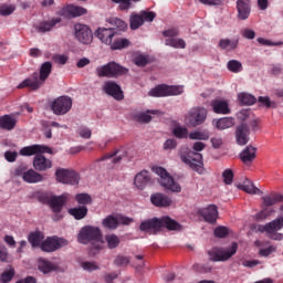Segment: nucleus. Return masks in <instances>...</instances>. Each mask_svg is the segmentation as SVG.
Returning a JSON list of instances; mask_svg holds the SVG:
<instances>
[{
  "instance_id": "f257e3e1",
  "label": "nucleus",
  "mask_w": 283,
  "mask_h": 283,
  "mask_svg": "<svg viewBox=\"0 0 283 283\" xmlns=\"http://www.w3.org/2000/svg\"><path fill=\"white\" fill-rule=\"evenodd\" d=\"M43 154H54L52 148L42 145H31L20 150V156H34L33 168L35 171H48L52 169V160L43 156Z\"/></svg>"
},
{
  "instance_id": "f03ea898",
  "label": "nucleus",
  "mask_w": 283,
  "mask_h": 283,
  "mask_svg": "<svg viewBox=\"0 0 283 283\" xmlns=\"http://www.w3.org/2000/svg\"><path fill=\"white\" fill-rule=\"evenodd\" d=\"M139 229L140 231H161V229H167L168 231H182V226L169 216H165L143 221Z\"/></svg>"
},
{
  "instance_id": "7ed1b4c3",
  "label": "nucleus",
  "mask_w": 283,
  "mask_h": 283,
  "mask_svg": "<svg viewBox=\"0 0 283 283\" xmlns=\"http://www.w3.org/2000/svg\"><path fill=\"white\" fill-rule=\"evenodd\" d=\"M103 233L97 227L86 226L82 228L77 234V241L81 244H87L88 242H95L91 248V254L96 255L98 251L103 249Z\"/></svg>"
},
{
  "instance_id": "20e7f679",
  "label": "nucleus",
  "mask_w": 283,
  "mask_h": 283,
  "mask_svg": "<svg viewBox=\"0 0 283 283\" xmlns=\"http://www.w3.org/2000/svg\"><path fill=\"white\" fill-rule=\"evenodd\" d=\"M129 70L119 65L116 62H109L103 66L96 69V74L99 78H116V76H123L127 74Z\"/></svg>"
},
{
  "instance_id": "39448f33",
  "label": "nucleus",
  "mask_w": 283,
  "mask_h": 283,
  "mask_svg": "<svg viewBox=\"0 0 283 283\" xmlns=\"http://www.w3.org/2000/svg\"><path fill=\"white\" fill-rule=\"evenodd\" d=\"M14 176L22 178L24 182L29 185H36L38 182H43L45 178L40 172L34 169H28V165L21 164L14 169Z\"/></svg>"
},
{
  "instance_id": "423d86ee",
  "label": "nucleus",
  "mask_w": 283,
  "mask_h": 283,
  "mask_svg": "<svg viewBox=\"0 0 283 283\" xmlns=\"http://www.w3.org/2000/svg\"><path fill=\"white\" fill-rule=\"evenodd\" d=\"M154 171L160 177L159 185H161V187H165V189H168L175 193H180V191H182V188L178 185V182H176V180H174L169 172H167V169L156 167L154 168Z\"/></svg>"
},
{
  "instance_id": "0eeeda50",
  "label": "nucleus",
  "mask_w": 283,
  "mask_h": 283,
  "mask_svg": "<svg viewBox=\"0 0 283 283\" xmlns=\"http://www.w3.org/2000/svg\"><path fill=\"white\" fill-rule=\"evenodd\" d=\"M238 253V243L233 242L229 248H219L209 251V258L211 262H227V260H231L233 254Z\"/></svg>"
},
{
  "instance_id": "6e6552de",
  "label": "nucleus",
  "mask_w": 283,
  "mask_h": 283,
  "mask_svg": "<svg viewBox=\"0 0 283 283\" xmlns=\"http://www.w3.org/2000/svg\"><path fill=\"white\" fill-rule=\"evenodd\" d=\"M184 90L182 86H169L166 84H160L153 90L149 91V96L154 97H165V96H180L182 94Z\"/></svg>"
},
{
  "instance_id": "1a4fd4ad",
  "label": "nucleus",
  "mask_w": 283,
  "mask_h": 283,
  "mask_svg": "<svg viewBox=\"0 0 283 283\" xmlns=\"http://www.w3.org/2000/svg\"><path fill=\"white\" fill-rule=\"evenodd\" d=\"M51 109L55 116H65L72 109V97L63 95L55 98L51 104Z\"/></svg>"
},
{
  "instance_id": "9d476101",
  "label": "nucleus",
  "mask_w": 283,
  "mask_h": 283,
  "mask_svg": "<svg viewBox=\"0 0 283 283\" xmlns=\"http://www.w3.org/2000/svg\"><path fill=\"white\" fill-rule=\"evenodd\" d=\"M74 32L76 41L83 45H90L92 41H94V33L92 32V29L87 27V24L76 23L74 25Z\"/></svg>"
},
{
  "instance_id": "9b49d317",
  "label": "nucleus",
  "mask_w": 283,
  "mask_h": 283,
  "mask_svg": "<svg viewBox=\"0 0 283 283\" xmlns=\"http://www.w3.org/2000/svg\"><path fill=\"white\" fill-rule=\"evenodd\" d=\"M186 120L190 127H198L207 120V108L193 107L189 111Z\"/></svg>"
},
{
  "instance_id": "f8f14e48",
  "label": "nucleus",
  "mask_w": 283,
  "mask_h": 283,
  "mask_svg": "<svg viewBox=\"0 0 283 283\" xmlns=\"http://www.w3.org/2000/svg\"><path fill=\"white\" fill-rule=\"evenodd\" d=\"M55 177L57 182H62V185L76 186L81 180V176H78V172L63 168H59L55 171Z\"/></svg>"
},
{
  "instance_id": "ddd939ff",
  "label": "nucleus",
  "mask_w": 283,
  "mask_h": 283,
  "mask_svg": "<svg viewBox=\"0 0 283 283\" xmlns=\"http://www.w3.org/2000/svg\"><path fill=\"white\" fill-rule=\"evenodd\" d=\"M57 14L64 17V19H76V17L87 14V9L74 4H66L57 12Z\"/></svg>"
},
{
  "instance_id": "4468645a",
  "label": "nucleus",
  "mask_w": 283,
  "mask_h": 283,
  "mask_svg": "<svg viewBox=\"0 0 283 283\" xmlns=\"http://www.w3.org/2000/svg\"><path fill=\"white\" fill-rule=\"evenodd\" d=\"M198 216H201L205 222L216 224V222H218V206L210 205L206 208H201L198 210Z\"/></svg>"
},
{
  "instance_id": "2eb2a0df",
  "label": "nucleus",
  "mask_w": 283,
  "mask_h": 283,
  "mask_svg": "<svg viewBox=\"0 0 283 283\" xmlns=\"http://www.w3.org/2000/svg\"><path fill=\"white\" fill-rule=\"evenodd\" d=\"M103 91L108 96L115 98V101H123L125 95L123 94V88L116 82L107 81L103 85Z\"/></svg>"
},
{
  "instance_id": "dca6fc26",
  "label": "nucleus",
  "mask_w": 283,
  "mask_h": 283,
  "mask_svg": "<svg viewBox=\"0 0 283 283\" xmlns=\"http://www.w3.org/2000/svg\"><path fill=\"white\" fill-rule=\"evenodd\" d=\"M116 34H118L116 29L111 28H98L95 32V36L105 43V45H112V41H114V36H116Z\"/></svg>"
},
{
  "instance_id": "f3484780",
  "label": "nucleus",
  "mask_w": 283,
  "mask_h": 283,
  "mask_svg": "<svg viewBox=\"0 0 283 283\" xmlns=\"http://www.w3.org/2000/svg\"><path fill=\"white\" fill-rule=\"evenodd\" d=\"M251 136V129L249 128V125L247 124H240L237 126L235 129V140L237 145H240L241 147L247 145L249 143Z\"/></svg>"
},
{
  "instance_id": "a211bd4d",
  "label": "nucleus",
  "mask_w": 283,
  "mask_h": 283,
  "mask_svg": "<svg viewBox=\"0 0 283 283\" xmlns=\"http://www.w3.org/2000/svg\"><path fill=\"white\" fill-rule=\"evenodd\" d=\"M181 160L186 165H189L191 169L198 170L202 167V154L200 153H189L187 156L181 155Z\"/></svg>"
},
{
  "instance_id": "6ab92c4d",
  "label": "nucleus",
  "mask_w": 283,
  "mask_h": 283,
  "mask_svg": "<svg viewBox=\"0 0 283 283\" xmlns=\"http://www.w3.org/2000/svg\"><path fill=\"white\" fill-rule=\"evenodd\" d=\"M24 87H28L30 92H36V90L41 87L39 73H33L30 77L25 78L18 85V90H24Z\"/></svg>"
},
{
  "instance_id": "aec40b11",
  "label": "nucleus",
  "mask_w": 283,
  "mask_h": 283,
  "mask_svg": "<svg viewBox=\"0 0 283 283\" xmlns=\"http://www.w3.org/2000/svg\"><path fill=\"white\" fill-rule=\"evenodd\" d=\"M280 229H283V217L275 219L264 226L260 224L256 228L259 233H269L270 235L275 233V231H280Z\"/></svg>"
},
{
  "instance_id": "412c9836",
  "label": "nucleus",
  "mask_w": 283,
  "mask_h": 283,
  "mask_svg": "<svg viewBox=\"0 0 283 283\" xmlns=\"http://www.w3.org/2000/svg\"><path fill=\"white\" fill-rule=\"evenodd\" d=\"M237 12L240 21H247L251 17V0H237Z\"/></svg>"
},
{
  "instance_id": "4be33fe9",
  "label": "nucleus",
  "mask_w": 283,
  "mask_h": 283,
  "mask_svg": "<svg viewBox=\"0 0 283 283\" xmlns=\"http://www.w3.org/2000/svg\"><path fill=\"white\" fill-rule=\"evenodd\" d=\"M134 185L137 189L142 190L151 185V175L147 170H142L135 176Z\"/></svg>"
},
{
  "instance_id": "5701e85b",
  "label": "nucleus",
  "mask_w": 283,
  "mask_h": 283,
  "mask_svg": "<svg viewBox=\"0 0 283 283\" xmlns=\"http://www.w3.org/2000/svg\"><path fill=\"white\" fill-rule=\"evenodd\" d=\"M150 202L154 205V207H170L171 198H169L167 195L156 192L150 196Z\"/></svg>"
},
{
  "instance_id": "b1692460",
  "label": "nucleus",
  "mask_w": 283,
  "mask_h": 283,
  "mask_svg": "<svg viewBox=\"0 0 283 283\" xmlns=\"http://www.w3.org/2000/svg\"><path fill=\"white\" fill-rule=\"evenodd\" d=\"M66 199L64 196H52L49 207L52 209L53 213H61L63 207H65Z\"/></svg>"
},
{
  "instance_id": "393cba45",
  "label": "nucleus",
  "mask_w": 283,
  "mask_h": 283,
  "mask_svg": "<svg viewBox=\"0 0 283 283\" xmlns=\"http://www.w3.org/2000/svg\"><path fill=\"white\" fill-rule=\"evenodd\" d=\"M258 149L253 146L245 147L240 154V158L244 165L251 164L252 160H255V154Z\"/></svg>"
},
{
  "instance_id": "a878e982",
  "label": "nucleus",
  "mask_w": 283,
  "mask_h": 283,
  "mask_svg": "<svg viewBox=\"0 0 283 283\" xmlns=\"http://www.w3.org/2000/svg\"><path fill=\"white\" fill-rule=\"evenodd\" d=\"M239 189H241V191H245V193H250L251 196H262V190L255 187L253 181L249 179H245L243 184L239 185Z\"/></svg>"
},
{
  "instance_id": "bb28decb",
  "label": "nucleus",
  "mask_w": 283,
  "mask_h": 283,
  "mask_svg": "<svg viewBox=\"0 0 283 283\" xmlns=\"http://www.w3.org/2000/svg\"><path fill=\"white\" fill-rule=\"evenodd\" d=\"M211 107L214 114H231V109L229 108V103L222 99H214L211 102Z\"/></svg>"
},
{
  "instance_id": "cd10ccee",
  "label": "nucleus",
  "mask_w": 283,
  "mask_h": 283,
  "mask_svg": "<svg viewBox=\"0 0 283 283\" xmlns=\"http://www.w3.org/2000/svg\"><path fill=\"white\" fill-rule=\"evenodd\" d=\"M57 249H61V243H59V240L49 238L41 243V250L45 253H53V251H56Z\"/></svg>"
},
{
  "instance_id": "c85d7f7f",
  "label": "nucleus",
  "mask_w": 283,
  "mask_h": 283,
  "mask_svg": "<svg viewBox=\"0 0 283 283\" xmlns=\"http://www.w3.org/2000/svg\"><path fill=\"white\" fill-rule=\"evenodd\" d=\"M213 125H216L217 129H220V130L229 129L235 125V119H233V117H223L220 119H213Z\"/></svg>"
},
{
  "instance_id": "c756f323",
  "label": "nucleus",
  "mask_w": 283,
  "mask_h": 283,
  "mask_svg": "<svg viewBox=\"0 0 283 283\" xmlns=\"http://www.w3.org/2000/svg\"><path fill=\"white\" fill-rule=\"evenodd\" d=\"M17 127V119L10 115H4L0 117V128L7 132H12Z\"/></svg>"
},
{
  "instance_id": "7c9ffc66",
  "label": "nucleus",
  "mask_w": 283,
  "mask_h": 283,
  "mask_svg": "<svg viewBox=\"0 0 283 283\" xmlns=\"http://www.w3.org/2000/svg\"><path fill=\"white\" fill-rule=\"evenodd\" d=\"M239 40H230V39H221L219 41L218 48L220 50H227L228 52H233V50L238 49Z\"/></svg>"
},
{
  "instance_id": "2f4dec72",
  "label": "nucleus",
  "mask_w": 283,
  "mask_h": 283,
  "mask_svg": "<svg viewBox=\"0 0 283 283\" xmlns=\"http://www.w3.org/2000/svg\"><path fill=\"white\" fill-rule=\"evenodd\" d=\"M150 114H160V111H156V109H148L146 112L143 113H138L135 115V120H137V123H151V115Z\"/></svg>"
},
{
  "instance_id": "473e14b6",
  "label": "nucleus",
  "mask_w": 283,
  "mask_h": 283,
  "mask_svg": "<svg viewBox=\"0 0 283 283\" xmlns=\"http://www.w3.org/2000/svg\"><path fill=\"white\" fill-rule=\"evenodd\" d=\"M262 200L265 207H273V205H277V202H283V196L280 193H271L262 197Z\"/></svg>"
},
{
  "instance_id": "72a5a7b5",
  "label": "nucleus",
  "mask_w": 283,
  "mask_h": 283,
  "mask_svg": "<svg viewBox=\"0 0 283 283\" xmlns=\"http://www.w3.org/2000/svg\"><path fill=\"white\" fill-rule=\"evenodd\" d=\"M87 207L82 206L77 208H71L69 210L70 216H73L75 220H83L87 216Z\"/></svg>"
},
{
  "instance_id": "f704fd0d",
  "label": "nucleus",
  "mask_w": 283,
  "mask_h": 283,
  "mask_svg": "<svg viewBox=\"0 0 283 283\" xmlns=\"http://www.w3.org/2000/svg\"><path fill=\"white\" fill-rule=\"evenodd\" d=\"M56 23H61V18H53L51 21H43L39 24V32H50L56 25Z\"/></svg>"
},
{
  "instance_id": "c9c22d12",
  "label": "nucleus",
  "mask_w": 283,
  "mask_h": 283,
  "mask_svg": "<svg viewBox=\"0 0 283 283\" xmlns=\"http://www.w3.org/2000/svg\"><path fill=\"white\" fill-rule=\"evenodd\" d=\"M38 269L42 273H52V271H54V263L50 262L45 259H39L38 260Z\"/></svg>"
},
{
  "instance_id": "e433bc0d",
  "label": "nucleus",
  "mask_w": 283,
  "mask_h": 283,
  "mask_svg": "<svg viewBox=\"0 0 283 283\" xmlns=\"http://www.w3.org/2000/svg\"><path fill=\"white\" fill-rule=\"evenodd\" d=\"M50 74H52V62H44L40 67V81H48Z\"/></svg>"
},
{
  "instance_id": "4c0bfd02",
  "label": "nucleus",
  "mask_w": 283,
  "mask_h": 283,
  "mask_svg": "<svg viewBox=\"0 0 283 283\" xmlns=\"http://www.w3.org/2000/svg\"><path fill=\"white\" fill-rule=\"evenodd\" d=\"M130 30H138L145 22L140 13H132L129 17Z\"/></svg>"
},
{
  "instance_id": "58836bf2",
  "label": "nucleus",
  "mask_w": 283,
  "mask_h": 283,
  "mask_svg": "<svg viewBox=\"0 0 283 283\" xmlns=\"http://www.w3.org/2000/svg\"><path fill=\"white\" fill-rule=\"evenodd\" d=\"M109 23L114 27L113 30H115V32H125L127 30V23L122 19L111 18Z\"/></svg>"
},
{
  "instance_id": "ea45409f",
  "label": "nucleus",
  "mask_w": 283,
  "mask_h": 283,
  "mask_svg": "<svg viewBox=\"0 0 283 283\" xmlns=\"http://www.w3.org/2000/svg\"><path fill=\"white\" fill-rule=\"evenodd\" d=\"M238 98L241 105H255L258 102V98L249 93H240Z\"/></svg>"
},
{
  "instance_id": "a19ab883",
  "label": "nucleus",
  "mask_w": 283,
  "mask_h": 283,
  "mask_svg": "<svg viewBox=\"0 0 283 283\" xmlns=\"http://www.w3.org/2000/svg\"><path fill=\"white\" fill-rule=\"evenodd\" d=\"M102 224L105 229L114 231V229H118V218L111 214L102 221Z\"/></svg>"
},
{
  "instance_id": "79ce46f5",
  "label": "nucleus",
  "mask_w": 283,
  "mask_h": 283,
  "mask_svg": "<svg viewBox=\"0 0 283 283\" xmlns=\"http://www.w3.org/2000/svg\"><path fill=\"white\" fill-rule=\"evenodd\" d=\"M109 45L111 50H125V48H129V41L125 38H119L114 40Z\"/></svg>"
},
{
  "instance_id": "37998d69",
  "label": "nucleus",
  "mask_w": 283,
  "mask_h": 283,
  "mask_svg": "<svg viewBox=\"0 0 283 283\" xmlns=\"http://www.w3.org/2000/svg\"><path fill=\"white\" fill-rule=\"evenodd\" d=\"M227 67H228L229 72H232L233 74H240V72H242V70H243L242 62H240L238 60L228 61Z\"/></svg>"
},
{
  "instance_id": "c03bdc74",
  "label": "nucleus",
  "mask_w": 283,
  "mask_h": 283,
  "mask_svg": "<svg viewBox=\"0 0 283 283\" xmlns=\"http://www.w3.org/2000/svg\"><path fill=\"white\" fill-rule=\"evenodd\" d=\"M28 240H29L31 247L36 248V247L41 245V241L43 240V235L39 231L31 232L29 234V239Z\"/></svg>"
},
{
  "instance_id": "a18cd8bd",
  "label": "nucleus",
  "mask_w": 283,
  "mask_h": 283,
  "mask_svg": "<svg viewBox=\"0 0 283 283\" xmlns=\"http://www.w3.org/2000/svg\"><path fill=\"white\" fill-rule=\"evenodd\" d=\"M166 45H169L170 48L181 49V50H185V48H187V43L185 42V40L174 39V38L167 39Z\"/></svg>"
},
{
  "instance_id": "49530a36",
  "label": "nucleus",
  "mask_w": 283,
  "mask_h": 283,
  "mask_svg": "<svg viewBox=\"0 0 283 283\" xmlns=\"http://www.w3.org/2000/svg\"><path fill=\"white\" fill-rule=\"evenodd\" d=\"M108 249H116L120 244V238L116 234H107L105 237Z\"/></svg>"
},
{
  "instance_id": "de8ad7c7",
  "label": "nucleus",
  "mask_w": 283,
  "mask_h": 283,
  "mask_svg": "<svg viewBox=\"0 0 283 283\" xmlns=\"http://www.w3.org/2000/svg\"><path fill=\"white\" fill-rule=\"evenodd\" d=\"M132 1L133 3H138V1L140 0H112L113 3H118L119 10H122L123 12L130 10Z\"/></svg>"
},
{
  "instance_id": "09e8293b",
  "label": "nucleus",
  "mask_w": 283,
  "mask_h": 283,
  "mask_svg": "<svg viewBox=\"0 0 283 283\" xmlns=\"http://www.w3.org/2000/svg\"><path fill=\"white\" fill-rule=\"evenodd\" d=\"M190 140H209V133L208 132H191L189 135Z\"/></svg>"
},
{
  "instance_id": "8fccbe9b",
  "label": "nucleus",
  "mask_w": 283,
  "mask_h": 283,
  "mask_svg": "<svg viewBox=\"0 0 283 283\" xmlns=\"http://www.w3.org/2000/svg\"><path fill=\"white\" fill-rule=\"evenodd\" d=\"M14 10H17L14 4L3 3L0 6V17H10V14H13Z\"/></svg>"
},
{
  "instance_id": "3c124183",
  "label": "nucleus",
  "mask_w": 283,
  "mask_h": 283,
  "mask_svg": "<svg viewBox=\"0 0 283 283\" xmlns=\"http://www.w3.org/2000/svg\"><path fill=\"white\" fill-rule=\"evenodd\" d=\"M172 134L176 138H188L189 137V129L187 127L177 126L174 128Z\"/></svg>"
},
{
  "instance_id": "603ef678",
  "label": "nucleus",
  "mask_w": 283,
  "mask_h": 283,
  "mask_svg": "<svg viewBox=\"0 0 283 283\" xmlns=\"http://www.w3.org/2000/svg\"><path fill=\"white\" fill-rule=\"evenodd\" d=\"M14 275H15L14 269L11 268V269L4 271L0 275V282H2V283L12 282V280L14 279Z\"/></svg>"
},
{
  "instance_id": "864d4df0",
  "label": "nucleus",
  "mask_w": 283,
  "mask_h": 283,
  "mask_svg": "<svg viewBox=\"0 0 283 283\" xmlns=\"http://www.w3.org/2000/svg\"><path fill=\"white\" fill-rule=\"evenodd\" d=\"M75 200L78 205H92V196L88 193H77Z\"/></svg>"
},
{
  "instance_id": "5fc2aeb1",
  "label": "nucleus",
  "mask_w": 283,
  "mask_h": 283,
  "mask_svg": "<svg viewBox=\"0 0 283 283\" xmlns=\"http://www.w3.org/2000/svg\"><path fill=\"white\" fill-rule=\"evenodd\" d=\"M140 17L143 19V22L145 23H151L154 19H156V12L154 11H140Z\"/></svg>"
},
{
  "instance_id": "6e6d98bb",
  "label": "nucleus",
  "mask_w": 283,
  "mask_h": 283,
  "mask_svg": "<svg viewBox=\"0 0 283 283\" xmlns=\"http://www.w3.org/2000/svg\"><path fill=\"white\" fill-rule=\"evenodd\" d=\"M216 238H226L229 235V228L224 226H219L214 229Z\"/></svg>"
},
{
  "instance_id": "4d7b16f0",
  "label": "nucleus",
  "mask_w": 283,
  "mask_h": 283,
  "mask_svg": "<svg viewBox=\"0 0 283 283\" xmlns=\"http://www.w3.org/2000/svg\"><path fill=\"white\" fill-rule=\"evenodd\" d=\"M82 269L92 273V271H98V269L101 268L98 266V264H96V262L86 261L82 263Z\"/></svg>"
},
{
  "instance_id": "13d9d810",
  "label": "nucleus",
  "mask_w": 283,
  "mask_h": 283,
  "mask_svg": "<svg viewBox=\"0 0 283 283\" xmlns=\"http://www.w3.org/2000/svg\"><path fill=\"white\" fill-rule=\"evenodd\" d=\"M224 185H232L233 182V170L226 169L222 174Z\"/></svg>"
},
{
  "instance_id": "bf43d9fd",
  "label": "nucleus",
  "mask_w": 283,
  "mask_h": 283,
  "mask_svg": "<svg viewBox=\"0 0 283 283\" xmlns=\"http://www.w3.org/2000/svg\"><path fill=\"white\" fill-rule=\"evenodd\" d=\"M114 264L116 266H127L129 264V256L117 255Z\"/></svg>"
},
{
  "instance_id": "052dcab7",
  "label": "nucleus",
  "mask_w": 283,
  "mask_h": 283,
  "mask_svg": "<svg viewBox=\"0 0 283 283\" xmlns=\"http://www.w3.org/2000/svg\"><path fill=\"white\" fill-rule=\"evenodd\" d=\"M258 102L268 108L275 107V102H271V97L269 96H260Z\"/></svg>"
},
{
  "instance_id": "680f3d73",
  "label": "nucleus",
  "mask_w": 283,
  "mask_h": 283,
  "mask_svg": "<svg viewBox=\"0 0 283 283\" xmlns=\"http://www.w3.org/2000/svg\"><path fill=\"white\" fill-rule=\"evenodd\" d=\"M271 213H273V209L264 208L262 211L256 213V220H266V218H269V216H271Z\"/></svg>"
},
{
  "instance_id": "e2e57ef3",
  "label": "nucleus",
  "mask_w": 283,
  "mask_h": 283,
  "mask_svg": "<svg viewBox=\"0 0 283 283\" xmlns=\"http://www.w3.org/2000/svg\"><path fill=\"white\" fill-rule=\"evenodd\" d=\"M77 134L81 136V138H85V139L92 138V130L85 126L80 127L77 130Z\"/></svg>"
},
{
  "instance_id": "0e129e2a",
  "label": "nucleus",
  "mask_w": 283,
  "mask_h": 283,
  "mask_svg": "<svg viewBox=\"0 0 283 283\" xmlns=\"http://www.w3.org/2000/svg\"><path fill=\"white\" fill-rule=\"evenodd\" d=\"M147 63H149V60L145 55H138L137 57H135V65H137L138 67H145Z\"/></svg>"
},
{
  "instance_id": "69168bd1",
  "label": "nucleus",
  "mask_w": 283,
  "mask_h": 283,
  "mask_svg": "<svg viewBox=\"0 0 283 283\" xmlns=\"http://www.w3.org/2000/svg\"><path fill=\"white\" fill-rule=\"evenodd\" d=\"M39 202H42V205H49L52 201V196L48 195L46 192H42L38 196Z\"/></svg>"
},
{
  "instance_id": "338daca9",
  "label": "nucleus",
  "mask_w": 283,
  "mask_h": 283,
  "mask_svg": "<svg viewBox=\"0 0 283 283\" xmlns=\"http://www.w3.org/2000/svg\"><path fill=\"white\" fill-rule=\"evenodd\" d=\"M176 147H178V142H176V139H167L164 143V149L167 150H171V149H176Z\"/></svg>"
},
{
  "instance_id": "774afa93",
  "label": "nucleus",
  "mask_w": 283,
  "mask_h": 283,
  "mask_svg": "<svg viewBox=\"0 0 283 283\" xmlns=\"http://www.w3.org/2000/svg\"><path fill=\"white\" fill-rule=\"evenodd\" d=\"M241 34H242L243 39H249V40L255 39V31H253L251 29L242 30Z\"/></svg>"
}]
</instances>
